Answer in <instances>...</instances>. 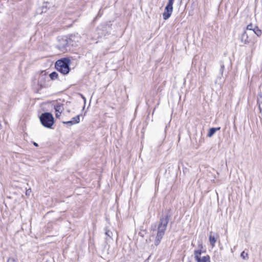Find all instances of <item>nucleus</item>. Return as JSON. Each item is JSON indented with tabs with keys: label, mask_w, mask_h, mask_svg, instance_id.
Returning a JSON list of instances; mask_svg holds the SVG:
<instances>
[{
	"label": "nucleus",
	"mask_w": 262,
	"mask_h": 262,
	"mask_svg": "<svg viewBox=\"0 0 262 262\" xmlns=\"http://www.w3.org/2000/svg\"><path fill=\"white\" fill-rule=\"evenodd\" d=\"M171 216V209H167L165 211V214L162 215L160 217L157 228V233L155 241V245L156 246L160 244L163 238Z\"/></svg>",
	"instance_id": "obj_1"
},
{
	"label": "nucleus",
	"mask_w": 262,
	"mask_h": 262,
	"mask_svg": "<svg viewBox=\"0 0 262 262\" xmlns=\"http://www.w3.org/2000/svg\"><path fill=\"white\" fill-rule=\"evenodd\" d=\"M70 60L68 58H63L56 61L55 64L56 69L63 75L68 74L70 71Z\"/></svg>",
	"instance_id": "obj_2"
},
{
	"label": "nucleus",
	"mask_w": 262,
	"mask_h": 262,
	"mask_svg": "<svg viewBox=\"0 0 262 262\" xmlns=\"http://www.w3.org/2000/svg\"><path fill=\"white\" fill-rule=\"evenodd\" d=\"M51 108H54L55 111V115H58V114L61 115L63 114V115L69 113L70 111L67 109L66 103H62L60 102H54L52 104L50 105Z\"/></svg>",
	"instance_id": "obj_3"
},
{
	"label": "nucleus",
	"mask_w": 262,
	"mask_h": 262,
	"mask_svg": "<svg viewBox=\"0 0 262 262\" xmlns=\"http://www.w3.org/2000/svg\"><path fill=\"white\" fill-rule=\"evenodd\" d=\"M41 124L45 127L52 128L55 121L53 116H39Z\"/></svg>",
	"instance_id": "obj_4"
},
{
	"label": "nucleus",
	"mask_w": 262,
	"mask_h": 262,
	"mask_svg": "<svg viewBox=\"0 0 262 262\" xmlns=\"http://www.w3.org/2000/svg\"><path fill=\"white\" fill-rule=\"evenodd\" d=\"M174 0H168L167 6L165 8V10L163 13V17L164 20L167 19L171 15L173 10V4Z\"/></svg>",
	"instance_id": "obj_5"
},
{
	"label": "nucleus",
	"mask_w": 262,
	"mask_h": 262,
	"mask_svg": "<svg viewBox=\"0 0 262 262\" xmlns=\"http://www.w3.org/2000/svg\"><path fill=\"white\" fill-rule=\"evenodd\" d=\"M69 41L67 37L64 36L58 39V43L57 47L61 51L64 52L67 51Z\"/></svg>",
	"instance_id": "obj_6"
},
{
	"label": "nucleus",
	"mask_w": 262,
	"mask_h": 262,
	"mask_svg": "<svg viewBox=\"0 0 262 262\" xmlns=\"http://www.w3.org/2000/svg\"><path fill=\"white\" fill-rule=\"evenodd\" d=\"M247 31H252L258 37L261 35L262 32L256 25H253L252 23L249 24L246 28Z\"/></svg>",
	"instance_id": "obj_7"
},
{
	"label": "nucleus",
	"mask_w": 262,
	"mask_h": 262,
	"mask_svg": "<svg viewBox=\"0 0 262 262\" xmlns=\"http://www.w3.org/2000/svg\"><path fill=\"white\" fill-rule=\"evenodd\" d=\"M250 35V34L248 33L247 32V31H245L243 33V34H242V35L240 37L241 41L244 44L249 43L251 41V39L249 37Z\"/></svg>",
	"instance_id": "obj_8"
},
{
	"label": "nucleus",
	"mask_w": 262,
	"mask_h": 262,
	"mask_svg": "<svg viewBox=\"0 0 262 262\" xmlns=\"http://www.w3.org/2000/svg\"><path fill=\"white\" fill-rule=\"evenodd\" d=\"M260 91L258 93L257 98V103L260 113H262V85L259 87Z\"/></svg>",
	"instance_id": "obj_9"
},
{
	"label": "nucleus",
	"mask_w": 262,
	"mask_h": 262,
	"mask_svg": "<svg viewBox=\"0 0 262 262\" xmlns=\"http://www.w3.org/2000/svg\"><path fill=\"white\" fill-rule=\"evenodd\" d=\"M199 247L200 248V249L195 250L194 251V258L196 260H197L198 259L200 260V258L201 257L200 255L202 254V250L201 249L203 248V245L202 244H199Z\"/></svg>",
	"instance_id": "obj_10"
},
{
	"label": "nucleus",
	"mask_w": 262,
	"mask_h": 262,
	"mask_svg": "<svg viewBox=\"0 0 262 262\" xmlns=\"http://www.w3.org/2000/svg\"><path fill=\"white\" fill-rule=\"evenodd\" d=\"M217 237L216 236H215L214 235H212V232H211L210 233L209 237V240L210 245L214 247L215 245V244L216 242Z\"/></svg>",
	"instance_id": "obj_11"
},
{
	"label": "nucleus",
	"mask_w": 262,
	"mask_h": 262,
	"mask_svg": "<svg viewBox=\"0 0 262 262\" xmlns=\"http://www.w3.org/2000/svg\"><path fill=\"white\" fill-rule=\"evenodd\" d=\"M221 127H212L210 128L209 130V132L208 133L207 136L209 137H211L217 130H220Z\"/></svg>",
	"instance_id": "obj_12"
},
{
	"label": "nucleus",
	"mask_w": 262,
	"mask_h": 262,
	"mask_svg": "<svg viewBox=\"0 0 262 262\" xmlns=\"http://www.w3.org/2000/svg\"><path fill=\"white\" fill-rule=\"evenodd\" d=\"M104 231H105V234L106 236V237L105 238L106 240V241L108 240V238L112 239V236L113 235L112 232L111 230H110L107 228H105Z\"/></svg>",
	"instance_id": "obj_13"
},
{
	"label": "nucleus",
	"mask_w": 262,
	"mask_h": 262,
	"mask_svg": "<svg viewBox=\"0 0 262 262\" xmlns=\"http://www.w3.org/2000/svg\"><path fill=\"white\" fill-rule=\"evenodd\" d=\"M197 262H210V256L208 255L203 256L200 258V260H196Z\"/></svg>",
	"instance_id": "obj_14"
},
{
	"label": "nucleus",
	"mask_w": 262,
	"mask_h": 262,
	"mask_svg": "<svg viewBox=\"0 0 262 262\" xmlns=\"http://www.w3.org/2000/svg\"><path fill=\"white\" fill-rule=\"evenodd\" d=\"M58 76V75L56 72H52L49 75V76L52 80H55V79H57Z\"/></svg>",
	"instance_id": "obj_15"
},
{
	"label": "nucleus",
	"mask_w": 262,
	"mask_h": 262,
	"mask_svg": "<svg viewBox=\"0 0 262 262\" xmlns=\"http://www.w3.org/2000/svg\"><path fill=\"white\" fill-rule=\"evenodd\" d=\"M79 116H76V117L72 118L71 121H72L74 124L79 123L80 121Z\"/></svg>",
	"instance_id": "obj_16"
},
{
	"label": "nucleus",
	"mask_w": 262,
	"mask_h": 262,
	"mask_svg": "<svg viewBox=\"0 0 262 262\" xmlns=\"http://www.w3.org/2000/svg\"><path fill=\"white\" fill-rule=\"evenodd\" d=\"M62 123L63 124H67L68 126H71L74 124V123L71 120L68 121H63Z\"/></svg>",
	"instance_id": "obj_17"
},
{
	"label": "nucleus",
	"mask_w": 262,
	"mask_h": 262,
	"mask_svg": "<svg viewBox=\"0 0 262 262\" xmlns=\"http://www.w3.org/2000/svg\"><path fill=\"white\" fill-rule=\"evenodd\" d=\"M241 256L244 259L248 258V254L247 253H245V251H243L241 254Z\"/></svg>",
	"instance_id": "obj_18"
},
{
	"label": "nucleus",
	"mask_w": 262,
	"mask_h": 262,
	"mask_svg": "<svg viewBox=\"0 0 262 262\" xmlns=\"http://www.w3.org/2000/svg\"><path fill=\"white\" fill-rule=\"evenodd\" d=\"M224 68H225L224 64L223 63H222L221 65L220 70L221 76H222V75H223V72H224Z\"/></svg>",
	"instance_id": "obj_19"
},
{
	"label": "nucleus",
	"mask_w": 262,
	"mask_h": 262,
	"mask_svg": "<svg viewBox=\"0 0 262 262\" xmlns=\"http://www.w3.org/2000/svg\"><path fill=\"white\" fill-rule=\"evenodd\" d=\"M151 230H153V231H155L156 230V229H157V226L156 225H151Z\"/></svg>",
	"instance_id": "obj_20"
},
{
	"label": "nucleus",
	"mask_w": 262,
	"mask_h": 262,
	"mask_svg": "<svg viewBox=\"0 0 262 262\" xmlns=\"http://www.w3.org/2000/svg\"><path fill=\"white\" fill-rule=\"evenodd\" d=\"M31 192V189L27 190L26 192V195H30V193Z\"/></svg>",
	"instance_id": "obj_21"
},
{
	"label": "nucleus",
	"mask_w": 262,
	"mask_h": 262,
	"mask_svg": "<svg viewBox=\"0 0 262 262\" xmlns=\"http://www.w3.org/2000/svg\"><path fill=\"white\" fill-rule=\"evenodd\" d=\"M41 115H52L51 112H45L42 113Z\"/></svg>",
	"instance_id": "obj_22"
},
{
	"label": "nucleus",
	"mask_w": 262,
	"mask_h": 262,
	"mask_svg": "<svg viewBox=\"0 0 262 262\" xmlns=\"http://www.w3.org/2000/svg\"><path fill=\"white\" fill-rule=\"evenodd\" d=\"M14 260V259H13V258L12 259L9 258V259H8V261L7 262H10L11 261H13Z\"/></svg>",
	"instance_id": "obj_23"
},
{
	"label": "nucleus",
	"mask_w": 262,
	"mask_h": 262,
	"mask_svg": "<svg viewBox=\"0 0 262 262\" xmlns=\"http://www.w3.org/2000/svg\"><path fill=\"white\" fill-rule=\"evenodd\" d=\"M33 144H34V145L35 146H36V147L38 146V144H37V143H36V142H34V143H33Z\"/></svg>",
	"instance_id": "obj_24"
},
{
	"label": "nucleus",
	"mask_w": 262,
	"mask_h": 262,
	"mask_svg": "<svg viewBox=\"0 0 262 262\" xmlns=\"http://www.w3.org/2000/svg\"><path fill=\"white\" fill-rule=\"evenodd\" d=\"M219 78H221V77H219L217 78V79H219ZM217 80H218V79H217V80H216V81H215V83H217Z\"/></svg>",
	"instance_id": "obj_25"
}]
</instances>
